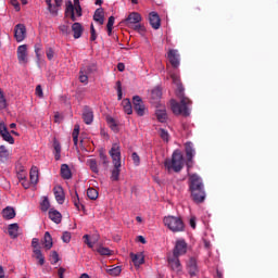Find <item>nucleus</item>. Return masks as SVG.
Masks as SVG:
<instances>
[{"instance_id":"obj_1","label":"nucleus","mask_w":278,"mask_h":278,"mask_svg":"<svg viewBox=\"0 0 278 278\" xmlns=\"http://www.w3.org/2000/svg\"><path fill=\"white\" fill-rule=\"evenodd\" d=\"M175 86H176V97L178 102L175 103V113L180 114V116H189L190 108H192V100L186 97V88L179 76H175Z\"/></svg>"},{"instance_id":"obj_2","label":"nucleus","mask_w":278,"mask_h":278,"mask_svg":"<svg viewBox=\"0 0 278 278\" xmlns=\"http://www.w3.org/2000/svg\"><path fill=\"white\" fill-rule=\"evenodd\" d=\"M191 197L194 203H203L205 201V187L203 186V180L199 175L193 174L190 176Z\"/></svg>"},{"instance_id":"obj_3","label":"nucleus","mask_w":278,"mask_h":278,"mask_svg":"<svg viewBox=\"0 0 278 278\" xmlns=\"http://www.w3.org/2000/svg\"><path fill=\"white\" fill-rule=\"evenodd\" d=\"M81 15H83V9H81V4L79 3V0H74V4H73V1L71 0L65 2V18H68L70 16L71 21L75 23V21H77V16L81 17Z\"/></svg>"},{"instance_id":"obj_4","label":"nucleus","mask_w":278,"mask_h":278,"mask_svg":"<svg viewBox=\"0 0 278 278\" xmlns=\"http://www.w3.org/2000/svg\"><path fill=\"white\" fill-rule=\"evenodd\" d=\"M167 79H172V84H175V50H169L167 53Z\"/></svg>"},{"instance_id":"obj_5","label":"nucleus","mask_w":278,"mask_h":278,"mask_svg":"<svg viewBox=\"0 0 278 278\" xmlns=\"http://www.w3.org/2000/svg\"><path fill=\"white\" fill-rule=\"evenodd\" d=\"M188 253V242L184 239H178L175 244V257L179 258L181 255Z\"/></svg>"},{"instance_id":"obj_6","label":"nucleus","mask_w":278,"mask_h":278,"mask_svg":"<svg viewBox=\"0 0 278 278\" xmlns=\"http://www.w3.org/2000/svg\"><path fill=\"white\" fill-rule=\"evenodd\" d=\"M132 104H134V110L139 116H144V112L147 108H144V102L142 101V98L140 96H135L132 98Z\"/></svg>"},{"instance_id":"obj_7","label":"nucleus","mask_w":278,"mask_h":278,"mask_svg":"<svg viewBox=\"0 0 278 278\" xmlns=\"http://www.w3.org/2000/svg\"><path fill=\"white\" fill-rule=\"evenodd\" d=\"M0 136L4 142H8L9 144H14V137L10 134V130H8V126H5L4 122H0Z\"/></svg>"},{"instance_id":"obj_8","label":"nucleus","mask_w":278,"mask_h":278,"mask_svg":"<svg viewBox=\"0 0 278 278\" xmlns=\"http://www.w3.org/2000/svg\"><path fill=\"white\" fill-rule=\"evenodd\" d=\"M27 34V28L23 24H17L14 28V36L17 42H23Z\"/></svg>"},{"instance_id":"obj_9","label":"nucleus","mask_w":278,"mask_h":278,"mask_svg":"<svg viewBox=\"0 0 278 278\" xmlns=\"http://www.w3.org/2000/svg\"><path fill=\"white\" fill-rule=\"evenodd\" d=\"M113 160V164H121V146L118 143H113L111 150L109 151Z\"/></svg>"},{"instance_id":"obj_10","label":"nucleus","mask_w":278,"mask_h":278,"mask_svg":"<svg viewBox=\"0 0 278 278\" xmlns=\"http://www.w3.org/2000/svg\"><path fill=\"white\" fill-rule=\"evenodd\" d=\"M142 21V15L138 12H131L127 18L124 20L125 25H138Z\"/></svg>"},{"instance_id":"obj_11","label":"nucleus","mask_w":278,"mask_h":278,"mask_svg":"<svg viewBox=\"0 0 278 278\" xmlns=\"http://www.w3.org/2000/svg\"><path fill=\"white\" fill-rule=\"evenodd\" d=\"M149 23L152 29H160V27H162V20L160 18V14H157V12H151L149 14Z\"/></svg>"},{"instance_id":"obj_12","label":"nucleus","mask_w":278,"mask_h":278,"mask_svg":"<svg viewBox=\"0 0 278 278\" xmlns=\"http://www.w3.org/2000/svg\"><path fill=\"white\" fill-rule=\"evenodd\" d=\"M17 60L20 64H27V45L18 46L17 48Z\"/></svg>"},{"instance_id":"obj_13","label":"nucleus","mask_w":278,"mask_h":278,"mask_svg":"<svg viewBox=\"0 0 278 278\" xmlns=\"http://www.w3.org/2000/svg\"><path fill=\"white\" fill-rule=\"evenodd\" d=\"M185 151L187 155V166L190 168V163L192 162V157H194V148L192 147V142L188 141L185 143Z\"/></svg>"},{"instance_id":"obj_14","label":"nucleus","mask_w":278,"mask_h":278,"mask_svg":"<svg viewBox=\"0 0 278 278\" xmlns=\"http://www.w3.org/2000/svg\"><path fill=\"white\" fill-rule=\"evenodd\" d=\"M188 273L191 277H195L199 274V266L197 265V258L191 257L187 264Z\"/></svg>"},{"instance_id":"obj_15","label":"nucleus","mask_w":278,"mask_h":278,"mask_svg":"<svg viewBox=\"0 0 278 278\" xmlns=\"http://www.w3.org/2000/svg\"><path fill=\"white\" fill-rule=\"evenodd\" d=\"M164 167L169 175H173V173H175V152L172 153L170 159L165 160Z\"/></svg>"},{"instance_id":"obj_16","label":"nucleus","mask_w":278,"mask_h":278,"mask_svg":"<svg viewBox=\"0 0 278 278\" xmlns=\"http://www.w3.org/2000/svg\"><path fill=\"white\" fill-rule=\"evenodd\" d=\"M83 119L86 125H92V121H94V113L89 108H85L83 112Z\"/></svg>"},{"instance_id":"obj_17","label":"nucleus","mask_w":278,"mask_h":278,"mask_svg":"<svg viewBox=\"0 0 278 278\" xmlns=\"http://www.w3.org/2000/svg\"><path fill=\"white\" fill-rule=\"evenodd\" d=\"M49 218L56 225H60L62 223V213L58 210L50 208Z\"/></svg>"},{"instance_id":"obj_18","label":"nucleus","mask_w":278,"mask_h":278,"mask_svg":"<svg viewBox=\"0 0 278 278\" xmlns=\"http://www.w3.org/2000/svg\"><path fill=\"white\" fill-rule=\"evenodd\" d=\"M2 217L5 220H12V218L16 217V211H14V207L12 206H7L2 210Z\"/></svg>"},{"instance_id":"obj_19","label":"nucleus","mask_w":278,"mask_h":278,"mask_svg":"<svg viewBox=\"0 0 278 278\" xmlns=\"http://www.w3.org/2000/svg\"><path fill=\"white\" fill-rule=\"evenodd\" d=\"M54 197L56 202L62 205L64 203V189L61 186L53 188Z\"/></svg>"},{"instance_id":"obj_20","label":"nucleus","mask_w":278,"mask_h":278,"mask_svg":"<svg viewBox=\"0 0 278 278\" xmlns=\"http://www.w3.org/2000/svg\"><path fill=\"white\" fill-rule=\"evenodd\" d=\"M42 242L46 251H51V249H53V238L49 231L45 232Z\"/></svg>"},{"instance_id":"obj_21","label":"nucleus","mask_w":278,"mask_h":278,"mask_svg":"<svg viewBox=\"0 0 278 278\" xmlns=\"http://www.w3.org/2000/svg\"><path fill=\"white\" fill-rule=\"evenodd\" d=\"M175 173H179V170H181V168H184L185 165V161H184V155H181V153H178L177 151L175 152Z\"/></svg>"},{"instance_id":"obj_22","label":"nucleus","mask_w":278,"mask_h":278,"mask_svg":"<svg viewBox=\"0 0 278 278\" xmlns=\"http://www.w3.org/2000/svg\"><path fill=\"white\" fill-rule=\"evenodd\" d=\"M72 31L74 33V38H81V34H84V26H81V23L75 22L72 25Z\"/></svg>"},{"instance_id":"obj_23","label":"nucleus","mask_w":278,"mask_h":278,"mask_svg":"<svg viewBox=\"0 0 278 278\" xmlns=\"http://www.w3.org/2000/svg\"><path fill=\"white\" fill-rule=\"evenodd\" d=\"M163 223L165 227L169 229V231L175 232V216H172V215L165 216L163 219Z\"/></svg>"},{"instance_id":"obj_24","label":"nucleus","mask_w":278,"mask_h":278,"mask_svg":"<svg viewBox=\"0 0 278 278\" xmlns=\"http://www.w3.org/2000/svg\"><path fill=\"white\" fill-rule=\"evenodd\" d=\"M114 168L112 169L111 179L113 181H118L121 177V163H113Z\"/></svg>"},{"instance_id":"obj_25","label":"nucleus","mask_w":278,"mask_h":278,"mask_svg":"<svg viewBox=\"0 0 278 278\" xmlns=\"http://www.w3.org/2000/svg\"><path fill=\"white\" fill-rule=\"evenodd\" d=\"M162 99V88L155 87L151 91V101L152 103H157Z\"/></svg>"},{"instance_id":"obj_26","label":"nucleus","mask_w":278,"mask_h":278,"mask_svg":"<svg viewBox=\"0 0 278 278\" xmlns=\"http://www.w3.org/2000/svg\"><path fill=\"white\" fill-rule=\"evenodd\" d=\"M93 21H96V23H99V25H103V23H105V17L103 15V9L102 8L97 9L94 11Z\"/></svg>"},{"instance_id":"obj_27","label":"nucleus","mask_w":278,"mask_h":278,"mask_svg":"<svg viewBox=\"0 0 278 278\" xmlns=\"http://www.w3.org/2000/svg\"><path fill=\"white\" fill-rule=\"evenodd\" d=\"M61 177L63 179H71L73 177V173L71 172V167L67 164L61 165Z\"/></svg>"},{"instance_id":"obj_28","label":"nucleus","mask_w":278,"mask_h":278,"mask_svg":"<svg viewBox=\"0 0 278 278\" xmlns=\"http://www.w3.org/2000/svg\"><path fill=\"white\" fill-rule=\"evenodd\" d=\"M132 264L135 266H142L144 264V255L130 253Z\"/></svg>"},{"instance_id":"obj_29","label":"nucleus","mask_w":278,"mask_h":278,"mask_svg":"<svg viewBox=\"0 0 278 278\" xmlns=\"http://www.w3.org/2000/svg\"><path fill=\"white\" fill-rule=\"evenodd\" d=\"M7 160H10V150L5 146H0V162L5 163Z\"/></svg>"},{"instance_id":"obj_30","label":"nucleus","mask_w":278,"mask_h":278,"mask_svg":"<svg viewBox=\"0 0 278 278\" xmlns=\"http://www.w3.org/2000/svg\"><path fill=\"white\" fill-rule=\"evenodd\" d=\"M100 161L99 164L102 166L103 170H108V166H110V161L108 160V155L103 153V151L100 152Z\"/></svg>"},{"instance_id":"obj_31","label":"nucleus","mask_w":278,"mask_h":278,"mask_svg":"<svg viewBox=\"0 0 278 278\" xmlns=\"http://www.w3.org/2000/svg\"><path fill=\"white\" fill-rule=\"evenodd\" d=\"M87 165L89 166L90 170L96 175H99V163L94 159L87 160Z\"/></svg>"},{"instance_id":"obj_32","label":"nucleus","mask_w":278,"mask_h":278,"mask_svg":"<svg viewBox=\"0 0 278 278\" xmlns=\"http://www.w3.org/2000/svg\"><path fill=\"white\" fill-rule=\"evenodd\" d=\"M122 105L124 108L125 114H134V109L131 108V101L129 99H124L122 101Z\"/></svg>"},{"instance_id":"obj_33","label":"nucleus","mask_w":278,"mask_h":278,"mask_svg":"<svg viewBox=\"0 0 278 278\" xmlns=\"http://www.w3.org/2000/svg\"><path fill=\"white\" fill-rule=\"evenodd\" d=\"M8 231L11 238H18V224L9 225Z\"/></svg>"},{"instance_id":"obj_34","label":"nucleus","mask_w":278,"mask_h":278,"mask_svg":"<svg viewBox=\"0 0 278 278\" xmlns=\"http://www.w3.org/2000/svg\"><path fill=\"white\" fill-rule=\"evenodd\" d=\"M29 177H30V184H33V186H36L39 179L38 167H31Z\"/></svg>"},{"instance_id":"obj_35","label":"nucleus","mask_w":278,"mask_h":278,"mask_svg":"<svg viewBox=\"0 0 278 278\" xmlns=\"http://www.w3.org/2000/svg\"><path fill=\"white\" fill-rule=\"evenodd\" d=\"M33 253L35 255V260H38L39 266H45V255L42 254L41 250H33Z\"/></svg>"},{"instance_id":"obj_36","label":"nucleus","mask_w":278,"mask_h":278,"mask_svg":"<svg viewBox=\"0 0 278 278\" xmlns=\"http://www.w3.org/2000/svg\"><path fill=\"white\" fill-rule=\"evenodd\" d=\"M155 114L159 123H166V118H168L166 110H156Z\"/></svg>"},{"instance_id":"obj_37","label":"nucleus","mask_w":278,"mask_h":278,"mask_svg":"<svg viewBox=\"0 0 278 278\" xmlns=\"http://www.w3.org/2000/svg\"><path fill=\"white\" fill-rule=\"evenodd\" d=\"M87 197L91 201H97V199H99V191H97V189H94V188H88L87 189Z\"/></svg>"},{"instance_id":"obj_38","label":"nucleus","mask_w":278,"mask_h":278,"mask_svg":"<svg viewBox=\"0 0 278 278\" xmlns=\"http://www.w3.org/2000/svg\"><path fill=\"white\" fill-rule=\"evenodd\" d=\"M72 138H73L74 146L77 147V144L79 142V125L78 124H76L74 126V130L72 132Z\"/></svg>"},{"instance_id":"obj_39","label":"nucleus","mask_w":278,"mask_h":278,"mask_svg":"<svg viewBox=\"0 0 278 278\" xmlns=\"http://www.w3.org/2000/svg\"><path fill=\"white\" fill-rule=\"evenodd\" d=\"M167 263L172 270L175 268V249L167 253Z\"/></svg>"},{"instance_id":"obj_40","label":"nucleus","mask_w":278,"mask_h":278,"mask_svg":"<svg viewBox=\"0 0 278 278\" xmlns=\"http://www.w3.org/2000/svg\"><path fill=\"white\" fill-rule=\"evenodd\" d=\"M72 201L77 210H84V204L79 203V194L77 191H74V194L72 195Z\"/></svg>"},{"instance_id":"obj_41","label":"nucleus","mask_w":278,"mask_h":278,"mask_svg":"<svg viewBox=\"0 0 278 278\" xmlns=\"http://www.w3.org/2000/svg\"><path fill=\"white\" fill-rule=\"evenodd\" d=\"M41 212H48L51 207V204L49 203V198L45 197L42 202L40 203Z\"/></svg>"},{"instance_id":"obj_42","label":"nucleus","mask_w":278,"mask_h":278,"mask_svg":"<svg viewBox=\"0 0 278 278\" xmlns=\"http://www.w3.org/2000/svg\"><path fill=\"white\" fill-rule=\"evenodd\" d=\"M54 151H55V160H60V153H62V146H60V142L58 140H54L53 142Z\"/></svg>"},{"instance_id":"obj_43","label":"nucleus","mask_w":278,"mask_h":278,"mask_svg":"<svg viewBox=\"0 0 278 278\" xmlns=\"http://www.w3.org/2000/svg\"><path fill=\"white\" fill-rule=\"evenodd\" d=\"M175 231H184L186 226L184 225V220L181 218H176L175 219Z\"/></svg>"},{"instance_id":"obj_44","label":"nucleus","mask_w":278,"mask_h":278,"mask_svg":"<svg viewBox=\"0 0 278 278\" xmlns=\"http://www.w3.org/2000/svg\"><path fill=\"white\" fill-rule=\"evenodd\" d=\"M116 90L118 101L123 100V85L121 84V80L116 81Z\"/></svg>"},{"instance_id":"obj_45","label":"nucleus","mask_w":278,"mask_h":278,"mask_svg":"<svg viewBox=\"0 0 278 278\" xmlns=\"http://www.w3.org/2000/svg\"><path fill=\"white\" fill-rule=\"evenodd\" d=\"M8 108V101L5 100V97L3 96V91L0 89V110H5Z\"/></svg>"},{"instance_id":"obj_46","label":"nucleus","mask_w":278,"mask_h":278,"mask_svg":"<svg viewBox=\"0 0 278 278\" xmlns=\"http://www.w3.org/2000/svg\"><path fill=\"white\" fill-rule=\"evenodd\" d=\"M45 1L48 5V10H49L50 14L58 16V9L53 8V4H51V0H45Z\"/></svg>"},{"instance_id":"obj_47","label":"nucleus","mask_w":278,"mask_h":278,"mask_svg":"<svg viewBox=\"0 0 278 278\" xmlns=\"http://www.w3.org/2000/svg\"><path fill=\"white\" fill-rule=\"evenodd\" d=\"M50 262L51 264H58L60 262V255L55 251L51 252Z\"/></svg>"},{"instance_id":"obj_48","label":"nucleus","mask_w":278,"mask_h":278,"mask_svg":"<svg viewBox=\"0 0 278 278\" xmlns=\"http://www.w3.org/2000/svg\"><path fill=\"white\" fill-rule=\"evenodd\" d=\"M31 247L33 251H40V240L38 238H33Z\"/></svg>"},{"instance_id":"obj_49","label":"nucleus","mask_w":278,"mask_h":278,"mask_svg":"<svg viewBox=\"0 0 278 278\" xmlns=\"http://www.w3.org/2000/svg\"><path fill=\"white\" fill-rule=\"evenodd\" d=\"M98 253L100 255H112V250H110L109 248H103V247H100L98 249Z\"/></svg>"},{"instance_id":"obj_50","label":"nucleus","mask_w":278,"mask_h":278,"mask_svg":"<svg viewBox=\"0 0 278 278\" xmlns=\"http://www.w3.org/2000/svg\"><path fill=\"white\" fill-rule=\"evenodd\" d=\"M79 81L81 84H88V73H84V71H80L79 73Z\"/></svg>"},{"instance_id":"obj_51","label":"nucleus","mask_w":278,"mask_h":278,"mask_svg":"<svg viewBox=\"0 0 278 278\" xmlns=\"http://www.w3.org/2000/svg\"><path fill=\"white\" fill-rule=\"evenodd\" d=\"M121 266L114 267L109 270L110 275H112L113 277H118V275H121Z\"/></svg>"},{"instance_id":"obj_52","label":"nucleus","mask_w":278,"mask_h":278,"mask_svg":"<svg viewBox=\"0 0 278 278\" xmlns=\"http://www.w3.org/2000/svg\"><path fill=\"white\" fill-rule=\"evenodd\" d=\"M131 160H132L135 166H140V155H138V153L134 152L131 154Z\"/></svg>"},{"instance_id":"obj_53","label":"nucleus","mask_w":278,"mask_h":278,"mask_svg":"<svg viewBox=\"0 0 278 278\" xmlns=\"http://www.w3.org/2000/svg\"><path fill=\"white\" fill-rule=\"evenodd\" d=\"M90 34H91L90 40L94 42V40H97V30L94 29V24L90 25Z\"/></svg>"},{"instance_id":"obj_54","label":"nucleus","mask_w":278,"mask_h":278,"mask_svg":"<svg viewBox=\"0 0 278 278\" xmlns=\"http://www.w3.org/2000/svg\"><path fill=\"white\" fill-rule=\"evenodd\" d=\"M83 238L85 240V244H87V247H89V249H92V247H94V243H92V241H90L89 235H85Z\"/></svg>"},{"instance_id":"obj_55","label":"nucleus","mask_w":278,"mask_h":278,"mask_svg":"<svg viewBox=\"0 0 278 278\" xmlns=\"http://www.w3.org/2000/svg\"><path fill=\"white\" fill-rule=\"evenodd\" d=\"M62 240H63V242L68 244V242H71V232H68V231L63 232Z\"/></svg>"},{"instance_id":"obj_56","label":"nucleus","mask_w":278,"mask_h":278,"mask_svg":"<svg viewBox=\"0 0 278 278\" xmlns=\"http://www.w3.org/2000/svg\"><path fill=\"white\" fill-rule=\"evenodd\" d=\"M160 136H161L162 140H164L165 142H168V131L161 129Z\"/></svg>"},{"instance_id":"obj_57","label":"nucleus","mask_w":278,"mask_h":278,"mask_svg":"<svg viewBox=\"0 0 278 278\" xmlns=\"http://www.w3.org/2000/svg\"><path fill=\"white\" fill-rule=\"evenodd\" d=\"M175 269H176V273H181L182 270L181 262L177 257L175 258Z\"/></svg>"},{"instance_id":"obj_58","label":"nucleus","mask_w":278,"mask_h":278,"mask_svg":"<svg viewBox=\"0 0 278 278\" xmlns=\"http://www.w3.org/2000/svg\"><path fill=\"white\" fill-rule=\"evenodd\" d=\"M36 94L39 97V99H42L45 97V93L42 92V86L38 85L36 87Z\"/></svg>"},{"instance_id":"obj_59","label":"nucleus","mask_w":278,"mask_h":278,"mask_svg":"<svg viewBox=\"0 0 278 278\" xmlns=\"http://www.w3.org/2000/svg\"><path fill=\"white\" fill-rule=\"evenodd\" d=\"M134 29H135V31H139V34H144V31H146L144 26L141 24L135 25Z\"/></svg>"},{"instance_id":"obj_60","label":"nucleus","mask_w":278,"mask_h":278,"mask_svg":"<svg viewBox=\"0 0 278 278\" xmlns=\"http://www.w3.org/2000/svg\"><path fill=\"white\" fill-rule=\"evenodd\" d=\"M46 55H47L48 60H53V55H55V52L53 51L52 48H49V49L46 51Z\"/></svg>"},{"instance_id":"obj_61","label":"nucleus","mask_w":278,"mask_h":278,"mask_svg":"<svg viewBox=\"0 0 278 278\" xmlns=\"http://www.w3.org/2000/svg\"><path fill=\"white\" fill-rule=\"evenodd\" d=\"M114 21H115V17L114 16H110L109 21H108V24H106V27L113 28L114 27Z\"/></svg>"},{"instance_id":"obj_62","label":"nucleus","mask_w":278,"mask_h":278,"mask_svg":"<svg viewBox=\"0 0 278 278\" xmlns=\"http://www.w3.org/2000/svg\"><path fill=\"white\" fill-rule=\"evenodd\" d=\"M59 29L63 34L68 35V26L67 25H61V26H59Z\"/></svg>"},{"instance_id":"obj_63","label":"nucleus","mask_w":278,"mask_h":278,"mask_svg":"<svg viewBox=\"0 0 278 278\" xmlns=\"http://www.w3.org/2000/svg\"><path fill=\"white\" fill-rule=\"evenodd\" d=\"M108 123L111 125V129H116V121L114 118H108Z\"/></svg>"},{"instance_id":"obj_64","label":"nucleus","mask_w":278,"mask_h":278,"mask_svg":"<svg viewBox=\"0 0 278 278\" xmlns=\"http://www.w3.org/2000/svg\"><path fill=\"white\" fill-rule=\"evenodd\" d=\"M65 273H66V269L64 267H60L58 270V275L60 278H64Z\"/></svg>"}]
</instances>
